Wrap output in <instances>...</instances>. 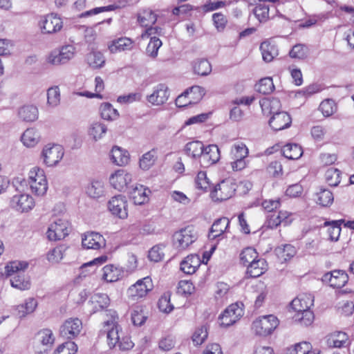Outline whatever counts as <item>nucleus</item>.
<instances>
[{"label":"nucleus","mask_w":354,"mask_h":354,"mask_svg":"<svg viewBox=\"0 0 354 354\" xmlns=\"http://www.w3.org/2000/svg\"><path fill=\"white\" fill-rule=\"evenodd\" d=\"M279 324V319L273 315L260 316L253 321L252 330L256 335L266 337L273 333Z\"/></svg>","instance_id":"2"},{"label":"nucleus","mask_w":354,"mask_h":354,"mask_svg":"<svg viewBox=\"0 0 354 354\" xmlns=\"http://www.w3.org/2000/svg\"><path fill=\"white\" fill-rule=\"evenodd\" d=\"M169 95L168 87L165 84H160L155 86L153 93L147 96V100L153 105H161L167 101Z\"/></svg>","instance_id":"19"},{"label":"nucleus","mask_w":354,"mask_h":354,"mask_svg":"<svg viewBox=\"0 0 354 354\" xmlns=\"http://www.w3.org/2000/svg\"><path fill=\"white\" fill-rule=\"evenodd\" d=\"M258 259V253L253 248L248 247L242 250L240 254L241 262L244 265H249Z\"/></svg>","instance_id":"44"},{"label":"nucleus","mask_w":354,"mask_h":354,"mask_svg":"<svg viewBox=\"0 0 354 354\" xmlns=\"http://www.w3.org/2000/svg\"><path fill=\"white\" fill-rule=\"evenodd\" d=\"M127 201L123 195H117L112 197L108 203L109 210L120 218H126L127 213Z\"/></svg>","instance_id":"10"},{"label":"nucleus","mask_w":354,"mask_h":354,"mask_svg":"<svg viewBox=\"0 0 354 354\" xmlns=\"http://www.w3.org/2000/svg\"><path fill=\"white\" fill-rule=\"evenodd\" d=\"M289 55L292 58L304 59L308 55V48L304 44H298L292 47Z\"/></svg>","instance_id":"51"},{"label":"nucleus","mask_w":354,"mask_h":354,"mask_svg":"<svg viewBox=\"0 0 354 354\" xmlns=\"http://www.w3.org/2000/svg\"><path fill=\"white\" fill-rule=\"evenodd\" d=\"M157 20L156 15L149 9H145L138 13V21L142 26H151Z\"/></svg>","instance_id":"37"},{"label":"nucleus","mask_w":354,"mask_h":354,"mask_svg":"<svg viewBox=\"0 0 354 354\" xmlns=\"http://www.w3.org/2000/svg\"><path fill=\"white\" fill-rule=\"evenodd\" d=\"M109 298L106 294H95L86 304L90 314L95 313L109 305Z\"/></svg>","instance_id":"18"},{"label":"nucleus","mask_w":354,"mask_h":354,"mask_svg":"<svg viewBox=\"0 0 354 354\" xmlns=\"http://www.w3.org/2000/svg\"><path fill=\"white\" fill-rule=\"evenodd\" d=\"M291 123V117L285 111L276 112L269 120L270 127L276 131L288 128Z\"/></svg>","instance_id":"17"},{"label":"nucleus","mask_w":354,"mask_h":354,"mask_svg":"<svg viewBox=\"0 0 354 354\" xmlns=\"http://www.w3.org/2000/svg\"><path fill=\"white\" fill-rule=\"evenodd\" d=\"M43 33L53 34L59 31L62 28V21L57 15L50 14L44 17L39 23Z\"/></svg>","instance_id":"14"},{"label":"nucleus","mask_w":354,"mask_h":354,"mask_svg":"<svg viewBox=\"0 0 354 354\" xmlns=\"http://www.w3.org/2000/svg\"><path fill=\"white\" fill-rule=\"evenodd\" d=\"M37 339L44 346H51L55 340L53 332L49 329H44L37 334Z\"/></svg>","instance_id":"55"},{"label":"nucleus","mask_w":354,"mask_h":354,"mask_svg":"<svg viewBox=\"0 0 354 354\" xmlns=\"http://www.w3.org/2000/svg\"><path fill=\"white\" fill-rule=\"evenodd\" d=\"M37 306V301L34 298L30 297L25 300L24 303L16 306L17 315L20 317H24L27 315L35 311Z\"/></svg>","instance_id":"29"},{"label":"nucleus","mask_w":354,"mask_h":354,"mask_svg":"<svg viewBox=\"0 0 354 354\" xmlns=\"http://www.w3.org/2000/svg\"><path fill=\"white\" fill-rule=\"evenodd\" d=\"M10 284L13 288L21 290H28L30 287L29 280L21 274L13 276L10 279Z\"/></svg>","instance_id":"42"},{"label":"nucleus","mask_w":354,"mask_h":354,"mask_svg":"<svg viewBox=\"0 0 354 354\" xmlns=\"http://www.w3.org/2000/svg\"><path fill=\"white\" fill-rule=\"evenodd\" d=\"M283 155L290 160H297L303 154V149L297 144L288 143L282 148Z\"/></svg>","instance_id":"34"},{"label":"nucleus","mask_w":354,"mask_h":354,"mask_svg":"<svg viewBox=\"0 0 354 354\" xmlns=\"http://www.w3.org/2000/svg\"><path fill=\"white\" fill-rule=\"evenodd\" d=\"M156 159V151L152 149L145 153L140 160V167L144 169H149L155 162Z\"/></svg>","instance_id":"49"},{"label":"nucleus","mask_w":354,"mask_h":354,"mask_svg":"<svg viewBox=\"0 0 354 354\" xmlns=\"http://www.w3.org/2000/svg\"><path fill=\"white\" fill-rule=\"evenodd\" d=\"M28 183L32 192L37 196H44L48 190L45 172L39 167H35L29 171Z\"/></svg>","instance_id":"3"},{"label":"nucleus","mask_w":354,"mask_h":354,"mask_svg":"<svg viewBox=\"0 0 354 354\" xmlns=\"http://www.w3.org/2000/svg\"><path fill=\"white\" fill-rule=\"evenodd\" d=\"M337 109L335 101L331 99H327L322 101L319 105V110L326 117L332 115Z\"/></svg>","instance_id":"56"},{"label":"nucleus","mask_w":354,"mask_h":354,"mask_svg":"<svg viewBox=\"0 0 354 354\" xmlns=\"http://www.w3.org/2000/svg\"><path fill=\"white\" fill-rule=\"evenodd\" d=\"M111 160L113 163L119 166H123L129 162V155L127 151L115 146L111 152Z\"/></svg>","instance_id":"31"},{"label":"nucleus","mask_w":354,"mask_h":354,"mask_svg":"<svg viewBox=\"0 0 354 354\" xmlns=\"http://www.w3.org/2000/svg\"><path fill=\"white\" fill-rule=\"evenodd\" d=\"M341 172L339 169L330 167L325 173V179L330 186H337L340 182Z\"/></svg>","instance_id":"47"},{"label":"nucleus","mask_w":354,"mask_h":354,"mask_svg":"<svg viewBox=\"0 0 354 354\" xmlns=\"http://www.w3.org/2000/svg\"><path fill=\"white\" fill-rule=\"evenodd\" d=\"M278 256L284 261H287L291 257H294L296 254V250L294 246L286 244L283 248H278L277 250Z\"/></svg>","instance_id":"61"},{"label":"nucleus","mask_w":354,"mask_h":354,"mask_svg":"<svg viewBox=\"0 0 354 354\" xmlns=\"http://www.w3.org/2000/svg\"><path fill=\"white\" fill-rule=\"evenodd\" d=\"M260 50L263 59L266 62H272L278 55L277 47L269 41L262 42L260 46Z\"/></svg>","instance_id":"32"},{"label":"nucleus","mask_w":354,"mask_h":354,"mask_svg":"<svg viewBox=\"0 0 354 354\" xmlns=\"http://www.w3.org/2000/svg\"><path fill=\"white\" fill-rule=\"evenodd\" d=\"M107 319L104 321L103 331L106 334L107 344L110 348L117 346L120 339L122 330L118 324V315L115 310H108L106 311Z\"/></svg>","instance_id":"1"},{"label":"nucleus","mask_w":354,"mask_h":354,"mask_svg":"<svg viewBox=\"0 0 354 354\" xmlns=\"http://www.w3.org/2000/svg\"><path fill=\"white\" fill-rule=\"evenodd\" d=\"M194 71L198 75L204 76L210 73L212 66L207 59H199L195 62Z\"/></svg>","instance_id":"52"},{"label":"nucleus","mask_w":354,"mask_h":354,"mask_svg":"<svg viewBox=\"0 0 354 354\" xmlns=\"http://www.w3.org/2000/svg\"><path fill=\"white\" fill-rule=\"evenodd\" d=\"M40 140V133L35 128L27 129L21 136L22 143L27 147H34L39 142Z\"/></svg>","instance_id":"25"},{"label":"nucleus","mask_w":354,"mask_h":354,"mask_svg":"<svg viewBox=\"0 0 354 354\" xmlns=\"http://www.w3.org/2000/svg\"><path fill=\"white\" fill-rule=\"evenodd\" d=\"M185 94H188L189 98L192 99V103H196L202 99L204 91L202 87L194 86L186 90Z\"/></svg>","instance_id":"63"},{"label":"nucleus","mask_w":354,"mask_h":354,"mask_svg":"<svg viewBox=\"0 0 354 354\" xmlns=\"http://www.w3.org/2000/svg\"><path fill=\"white\" fill-rule=\"evenodd\" d=\"M147 189L142 185H136L129 191L130 198L135 205H142L149 200Z\"/></svg>","instance_id":"26"},{"label":"nucleus","mask_w":354,"mask_h":354,"mask_svg":"<svg viewBox=\"0 0 354 354\" xmlns=\"http://www.w3.org/2000/svg\"><path fill=\"white\" fill-rule=\"evenodd\" d=\"M229 225L230 221L227 218L223 217L216 220L210 229L209 238L214 239L218 237L226 232Z\"/></svg>","instance_id":"28"},{"label":"nucleus","mask_w":354,"mask_h":354,"mask_svg":"<svg viewBox=\"0 0 354 354\" xmlns=\"http://www.w3.org/2000/svg\"><path fill=\"white\" fill-rule=\"evenodd\" d=\"M294 318L295 321H297L301 324L307 326L313 323L314 320V314L310 310H306L299 313H296Z\"/></svg>","instance_id":"58"},{"label":"nucleus","mask_w":354,"mask_h":354,"mask_svg":"<svg viewBox=\"0 0 354 354\" xmlns=\"http://www.w3.org/2000/svg\"><path fill=\"white\" fill-rule=\"evenodd\" d=\"M109 180L115 189L122 191L131 182L132 175L123 169H119L110 176Z\"/></svg>","instance_id":"16"},{"label":"nucleus","mask_w":354,"mask_h":354,"mask_svg":"<svg viewBox=\"0 0 354 354\" xmlns=\"http://www.w3.org/2000/svg\"><path fill=\"white\" fill-rule=\"evenodd\" d=\"M348 337L346 333L337 331L326 337V344L330 348H341L348 344Z\"/></svg>","instance_id":"24"},{"label":"nucleus","mask_w":354,"mask_h":354,"mask_svg":"<svg viewBox=\"0 0 354 354\" xmlns=\"http://www.w3.org/2000/svg\"><path fill=\"white\" fill-rule=\"evenodd\" d=\"M290 305L296 313L310 310V308L313 305V299L310 295H300L292 301Z\"/></svg>","instance_id":"21"},{"label":"nucleus","mask_w":354,"mask_h":354,"mask_svg":"<svg viewBox=\"0 0 354 354\" xmlns=\"http://www.w3.org/2000/svg\"><path fill=\"white\" fill-rule=\"evenodd\" d=\"M198 236L192 226H187L174 233V245L178 250H184L197 239Z\"/></svg>","instance_id":"4"},{"label":"nucleus","mask_w":354,"mask_h":354,"mask_svg":"<svg viewBox=\"0 0 354 354\" xmlns=\"http://www.w3.org/2000/svg\"><path fill=\"white\" fill-rule=\"evenodd\" d=\"M82 329V322L78 318H70L65 321L60 328V334L67 339H72L79 335Z\"/></svg>","instance_id":"13"},{"label":"nucleus","mask_w":354,"mask_h":354,"mask_svg":"<svg viewBox=\"0 0 354 354\" xmlns=\"http://www.w3.org/2000/svg\"><path fill=\"white\" fill-rule=\"evenodd\" d=\"M256 90L262 94H269L274 88V86L271 77H265L259 80V83L255 86Z\"/></svg>","instance_id":"45"},{"label":"nucleus","mask_w":354,"mask_h":354,"mask_svg":"<svg viewBox=\"0 0 354 354\" xmlns=\"http://www.w3.org/2000/svg\"><path fill=\"white\" fill-rule=\"evenodd\" d=\"M77 346L73 342H66L58 346L55 354H75Z\"/></svg>","instance_id":"59"},{"label":"nucleus","mask_w":354,"mask_h":354,"mask_svg":"<svg viewBox=\"0 0 354 354\" xmlns=\"http://www.w3.org/2000/svg\"><path fill=\"white\" fill-rule=\"evenodd\" d=\"M236 185L230 180H225L215 186L211 197L215 201H225L234 195Z\"/></svg>","instance_id":"7"},{"label":"nucleus","mask_w":354,"mask_h":354,"mask_svg":"<svg viewBox=\"0 0 354 354\" xmlns=\"http://www.w3.org/2000/svg\"><path fill=\"white\" fill-rule=\"evenodd\" d=\"M153 284L150 277H147L138 280L127 290V295L133 301H137L147 296L152 290Z\"/></svg>","instance_id":"5"},{"label":"nucleus","mask_w":354,"mask_h":354,"mask_svg":"<svg viewBox=\"0 0 354 354\" xmlns=\"http://www.w3.org/2000/svg\"><path fill=\"white\" fill-rule=\"evenodd\" d=\"M170 297L171 294L165 292L159 299L158 306L160 311L168 313L173 310L174 306L170 303Z\"/></svg>","instance_id":"57"},{"label":"nucleus","mask_w":354,"mask_h":354,"mask_svg":"<svg viewBox=\"0 0 354 354\" xmlns=\"http://www.w3.org/2000/svg\"><path fill=\"white\" fill-rule=\"evenodd\" d=\"M207 337V328L204 326L198 328L192 335L193 342L196 345H201Z\"/></svg>","instance_id":"64"},{"label":"nucleus","mask_w":354,"mask_h":354,"mask_svg":"<svg viewBox=\"0 0 354 354\" xmlns=\"http://www.w3.org/2000/svg\"><path fill=\"white\" fill-rule=\"evenodd\" d=\"M133 48V41L128 37H121L113 40L109 44V49L112 53L129 50Z\"/></svg>","instance_id":"27"},{"label":"nucleus","mask_w":354,"mask_h":354,"mask_svg":"<svg viewBox=\"0 0 354 354\" xmlns=\"http://www.w3.org/2000/svg\"><path fill=\"white\" fill-rule=\"evenodd\" d=\"M269 10L270 8L268 6L259 3L254 8V14L261 23L266 22L270 18Z\"/></svg>","instance_id":"53"},{"label":"nucleus","mask_w":354,"mask_h":354,"mask_svg":"<svg viewBox=\"0 0 354 354\" xmlns=\"http://www.w3.org/2000/svg\"><path fill=\"white\" fill-rule=\"evenodd\" d=\"M201 261L198 255H188L181 263L180 270L185 274H194L201 266Z\"/></svg>","instance_id":"22"},{"label":"nucleus","mask_w":354,"mask_h":354,"mask_svg":"<svg viewBox=\"0 0 354 354\" xmlns=\"http://www.w3.org/2000/svg\"><path fill=\"white\" fill-rule=\"evenodd\" d=\"M39 111L37 106L26 105L19 109V117L25 122H34L38 118Z\"/></svg>","instance_id":"33"},{"label":"nucleus","mask_w":354,"mask_h":354,"mask_svg":"<svg viewBox=\"0 0 354 354\" xmlns=\"http://www.w3.org/2000/svg\"><path fill=\"white\" fill-rule=\"evenodd\" d=\"M63 147L59 145L48 144L41 151V158L43 163L48 167L57 165L64 156Z\"/></svg>","instance_id":"6"},{"label":"nucleus","mask_w":354,"mask_h":354,"mask_svg":"<svg viewBox=\"0 0 354 354\" xmlns=\"http://www.w3.org/2000/svg\"><path fill=\"white\" fill-rule=\"evenodd\" d=\"M66 249V248L64 245H59L53 248L47 255L48 260L53 263L59 262L63 259Z\"/></svg>","instance_id":"54"},{"label":"nucleus","mask_w":354,"mask_h":354,"mask_svg":"<svg viewBox=\"0 0 354 354\" xmlns=\"http://www.w3.org/2000/svg\"><path fill=\"white\" fill-rule=\"evenodd\" d=\"M122 274L121 268L113 265H107L103 268L102 278L107 282H115L122 277Z\"/></svg>","instance_id":"30"},{"label":"nucleus","mask_w":354,"mask_h":354,"mask_svg":"<svg viewBox=\"0 0 354 354\" xmlns=\"http://www.w3.org/2000/svg\"><path fill=\"white\" fill-rule=\"evenodd\" d=\"M100 114L104 120H115L119 117V113L117 109L109 102L102 103L100 108Z\"/></svg>","instance_id":"39"},{"label":"nucleus","mask_w":354,"mask_h":354,"mask_svg":"<svg viewBox=\"0 0 354 354\" xmlns=\"http://www.w3.org/2000/svg\"><path fill=\"white\" fill-rule=\"evenodd\" d=\"M248 149L243 143L234 144L231 149L230 156L232 160L245 158Z\"/></svg>","instance_id":"48"},{"label":"nucleus","mask_w":354,"mask_h":354,"mask_svg":"<svg viewBox=\"0 0 354 354\" xmlns=\"http://www.w3.org/2000/svg\"><path fill=\"white\" fill-rule=\"evenodd\" d=\"M323 282L335 288H341L348 282V276L345 271L335 270L322 276Z\"/></svg>","instance_id":"12"},{"label":"nucleus","mask_w":354,"mask_h":354,"mask_svg":"<svg viewBox=\"0 0 354 354\" xmlns=\"http://www.w3.org/2000/svg\"><path fill=\"white\" fill-rule=\"evenodd\" d=\"M28 266V263L26 261H11L5 267V274L6 277H11L21 274V272H24Z\"/></svg>","instance_id":"35"},{"label":"nucleus","mask_w":354,"mask_h":354,"mask_svg":"<svg viewBox=\"0 0 354 354\" xmlns=\"http://www.w3.org/2000/svg\"><path fill=\"white\" fill-rule=\"evenodd\" d=\"M68 222L65 219L56 218L49 226L47 236L51 241L61 240L68 234Z\"/></svg>","instance_id":"8"},{"label":"nucleus","mask_w":354,"mask_h":354,"mask_svg":"<svg viewBox=\"0 0 354 354\" xmlns=\"http://www.w3.org/2000/svg\"><path fill=\"white\" fill-rule=\"evenodd\" d=\"M107 131L105 124L100 122L93 123L89 129L88 133L93 138L97 141L101 139Z\"/></svg>","instance_id":"46"},{"label":"nucleus","mask_w":354,"mask_h":354,"mask_svg":"<svg viewBox=\"0 0 354 354\" xmlns=\"http://www.w3.org/2000/svg\"><path fill=\"white\" fill-rule=\"evenodd\" d=\"M82 246L86 249L98 250L105 246V239L97 232H87L82 241Z\"/></svg>","instance_id":"20"},{"label":"nucleus","mask_w":354,"mask_h":354,"mask_svg":"<svg viewBox=\"0 0 354 354\" xmlns=\"http://www.w3.org/2000/svg\"><path fill=\"white\" fill-rule=\"evenodd\" d=\"M201 160H200L201 166L203 167H209L216 163L220 159V151L217 145H209L204 147Z\"/></svg>","instance_id":"15"},{"label":"nucleus","mask_w":354,"mask_h":354,"mask_svg":"<svg viewBox=\"0 0 354 354\" xmlns=\"http://www.w3.org/2000/svg\"><path fill=\"white\" fill-rule=\"evenodd\" d=\"M230 4V1L219 0L216 1H207L203 6L204 12H212L221 8L226 7Z\"/></svg>","instance_id":"62"},{"label":"nucleus","mask_w":354,"mask_h":354,"mask_svg":"<svg viewBox=\"0 0 354 354\" xmlns=\"http://www.w3.org/2000/svg\"><path fill=\"white\" fill-rule=\"evenodd\" d=\"M243 315V310L239 304H232L219 316L220 325L229 327L239 320Z\"/></svg>","instance_id":"9"},{"label":"nucleus","mask_w":354,"mask_h":354,"mask_svg":"<svg viewBox=\"0 0 354 354\" xmlns=\"http://www.w3.org/2000/svg\"><path fill=\"white\" fill-rule=\"evenodd\" d=\"M10 207L21 213L28 212L35 207L33 198L28 194H17L12 196Z\"/></svg>","instance_id":"11"},{"label":"nucleus","mask_w":354,"mask_h":354,"mask_svg":"<svg viewBox=\"0 0 354 354\" xmlns=\"http://www.w3.org/2000/svg\"><path fill=\"white\" fill-rule=\"evenodd\" d=\"M161 40L156 37H151L149 43L146 48V53L148 56L154 59L158 56V49L162 46Z\"/></svg>","instance_id":"50"},{"label":"nucleus","mask_w":354,"mask_h":354,"mask_svg":"<svg viewBox=\"0 0 354 354\" xmlns=\"http://www.w3.org/2000/svg\"><path fill=\"white\" fill-rule=\"evenodd\" d=\"M104 184L99 180L93 181L86 188V194L93 198H99L104 195Z\"/></svg>","instance_id":"40"},{"label":"nucleus","mask_w":354,"mask_h":354,"mask_svg":"<svg viewBox=\"0 0 354 354\" xmlns=\"http://www.w3.org/2000/svg\"><path fill=\"white\" fill-rule=\"evenodd\" d=\"M105 57L103 54L98 51H92L86 56L88 64L93 68H100L105 64Z\"/></svg>","instance_id":"38"},{"label":"nucleus","mask_w":354,"mask_h":354,"mask_svg":"<svg viewBox=\"0 0 354 354\" xmlns=\"http://www.w3.org/2000/svg\"><path fill=\"white\" fill-rule=\"evenodd\" d=\"M60 103V91L58 86H53L47 91V104L50 107H56Z\"/></svg>","instance_id":"43"},{"label":"nucleus","mask_w":354,"mask_h":354,"mask_svg":"<svg viewBox=\"0 0 354 354\" xmlns=\"http://www.w3.org/2000/svg\"><path fill=\"white\" fill-rule=\"evenodd\" d=\"M204 149L203 144L200 141H192L188 142L185 146V152L187 156L193 158L201 160Z\"/></svg>","instance_id":"36"},{"label":"nucleus","mask_w":354,"mask_h":354,"mask_svg":"<svg viewBox=\"0 0 354 354\" xmlns=\"http://www.w3.org/2000/svg\"><path fill=\"white\" fill-rule=\"evenodd\" d=\"M316 203L323 207H328L330 205L334 200L333 193L328 189H320L319 192L316 194V198H315Z\"/></svg>","instance_id":"41"},{"label":"nucleus","mask_w":354,"mask_h":354,"mask_svg":"<svg viewBox=\"0 0 354 354\" xmlns=\"http://www.w3.org/2000/svg\"><path fill=\"white\" fill-rule=\"evenodd\" d=\"M268 270L266 261L262 258H258L252 263L248 265L247 274L252 278L259 277Z\"/></svg>","instance_id":"23"},{"label":"nucleus","mask_w":354,"mask_h":354,"mask_svg":"<svg viewBox=\"0 0 354 354\" xmlns=\"http://www.w3.org/2000/svg\"><path fill=\"white\" fill-rule=\"evenodd\" d=\"M165 246L162 245H157L153 246L149 251L148 257L154 262H158L162 260L165 253L163 252Z\"/></svg>","instance_id":"60"}]
</instances>
